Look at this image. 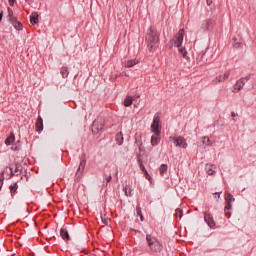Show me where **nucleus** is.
Returning a JSON list of instances; mask_svg holds the SVG:
<instances>
[{"mask_svg":"<svg viewBox=\"0 0 256 256\" xmlns=\"http://www.w3.org/2000/svg\"><path fill=\"white\" fill-rule=\"evenodd\" d=\"M161 142V132H154V135L151 137V146L157 147L159 143Z\"/></svg>","mask_w":256,"mask_h":256,"instance_id":"nucleus-11","label":"nucleus"},{"mask_svg":"<svg viewBox=\"0 0 256 256\" xmlns=\"http://www.w3.org/2000/svg\"><path fill=\"white\" fill-rule=\"evenodd\" d=\"M60 236L62 237V239H64V241H71V237L69 236V231H67V228L62 227L60 229Z\"/></svg>","mask_w":256,"mask_h":256,"instance_id":"nucleus-13","label":"nucleus"},{"mask_svg":"<svg viewBox=\"0 0 256 256\" xmlns=\"http://www.w3.org/2000/svg\"><path fill=\"white\" fill-rule=\"evenodd\" d=\"M36 131L38 133H41V131H43V118H41V116H39L36 121Z\"/></svg>","mask_w":256,"mask_h":256,"instance_id":"nucleus-17","label":"nucleus"},{"mask_svg":"<svg viewBox=\"0 0 256 256\" xmlns=\"http://www.w3.org/2000/svg\"><path fill=\"white\" fill-rule=\"evenodd\" d=\"M85 165H87V154L82 153L80 156V164L76 172V176L83 175V171H85Z\"/></svg>","mask_w":256,"mask_h":256,"instance_id":"nucleus-8","label":"nucleus"},{"mask_svg":"<svg viewBox=\"0 0 256 256\" xmlns=\"http://www.w3.org/2000/svg\"><path fill=\"white\" fill-rule=\"evenodd\" d=\"M146 243L151 253H161L163 251V242L152 234H146Z\"/></svg>","mask_w":256,"mask_h":256,"instance_id":"nucleus-2","label":"nucleus"},{"mask_svg":"<svg viewBox=\"0 0 256 256\" xmlns=\"http://www.w3.org/2000/svg\"><path fill=\"white\" fill-rule=\"evenodd\" d=\"M15 143V134L11 133L9 137L5 140V145L9 147V145H13Z\"/></svg>","mask_w":256,"mask_h":256,"instance_id":"nucleus-18","label":"nucleus"},{"mask_svg":"<svg viewBox=\"0 0 256 256\" xmlns=\"http://www.w3.org/2000/svg\"><path fill=\"white\" fill-rule=\"evenodd\" d=\"M137 63H139V61L137 60H127V62L125 63V67H128V68L135 67Z\"/></svg>","mask_w":256,"mask_h":256,"instance_id":"nucleus-24","label":"nucleus"},{"mask_svg":"<svg viewBox=\"0 0 256 256\" xmlns=\"http://www.w3.org/2000/svg\"><path fill=\"white\" fill-rule=\"evenodd\" d=\"M205 169L208 175H213L215 173V170H213V166L211 164H207Z\"/></svg>","mask_w":256,"mask_h":256,"instance_id":"nucleus-27","label":"nucleus"},{"mask_svg":"<svg viewBox=\"0 0 256 256\" xmlns=\"http://www.w3.org/2000/svg\"><path fill=\"white\" fill-rule=\"evenodd\" d=\"M131 105H133V97L126 96L124 99V107H131Z\"/></svg>","mask_w":256,"mask_h":256,"instance_id":"nucleus-23","label":"nucleus"},{"mask_svg":"<svg viewBox=\"0 0 256 256\" xmlns=\"http://www.w3.org/2000/svg\"><path fill=\"white\" fill-rule=\"evenodd\" d=\"M136 214L139 217L140 215H143V213L141 212V206L138 204L136 206Z\"/></svg>","mask_w":256,"mask_h":256,"instance_id":"nucleus-29","label":"nucleus"},{"mask_svg":"<svg viewBox=\"0 0 256 256\" xmlns=\"http://www.w3.org/2000/svg\"><path fill=\"white\" fill-rule=\"evenodd\" d=\"M240 79H244V83H247V81H249V79H251V74L245 76V77H242Z\"/></svg>","mask_w":256,"mask_h":256,"instance_id":"nucleus-31","label":"nucleus"},{"mask_svg":"<svg viewBox=\"0 0 256 256\" xmlns=\"http://www.w3.org/2000/svg\"><path fill=\"white\" fill-rule=\"evenodd\" d=\"M224 199L226 203L224 211H231L233 203H235V197L229 191H226L224 194Z\"/></svg>","mask_w":256,"mask_h":256,"instance_id":"nucleus-5","label":"nucleus"},{"mask_svg":"<svg viewBox=\"0 0 256 256\" xmlns=\"http://www.w3.org/2000/svg\"><path fill=\"white\" fill-rule=\"evenodd\" d=\"M3 20V12L0 13V23Z\"/></svg>","mask_w":256,"mask_h":256,"instance_id":"nucleus-42","label":"nucleus"},{"mask_svg":"<svg viewBox=\"0 0 256 256\" xmlns=\"http://www.w3.org/2000/svg\"><path fill=\"white\" fill-rule=\"evenodd\" d=\"M161 34L153 27H149L146 35V44L150 53H155L159 48V37Z\"/></svg>","mask_w":256,"mask_h":256,"instance_id":"nucleus-1","label":"nucleus"},{"mask_svg":"<svg viewBox=\"0 0 256 256\" xmlns=\"http://www.w3.org/2000/svg\"><path fill=\"white\" fill-rule=\"evenodd\" d=\"M103 187H107V183L105 184V183H103Z\"/></svg>","mask_w":256,"mask_h":256,"instance_id":"nucleus-49","label":"nucleus"},{"mask_svg":"<svg viewBox=\"0 0 256 256\" xmlns=\"http://www.w3.org/2000/svg\"><path fill=\"white\" fill-rule=\"evenodd\" d=\"M141 145H142V144H140V146H139V151H141Z\"/></svg>","mask_w":256,"mask_h":256,"instance_id":"nucleus-50","label":"nucleus"},{"mask_svg":"<svg viewBox=\"0 0 256 256\" xmlns=\"http://www.w3.org/2000/svg\"><path fill=\"white\" fill-rule=\"evenodd\" d=\"M140 169L143 173H145V171H147V169L145 168V165L144 164H141L140 166Z\"/></svg>","mask_w":256,"mask_h":256,"instance_id":"nucleus-37","label":"nucleus"},{"mask_svg":"<svg viewBox=\"0 0 256 256\" xmlns=\"http://www.w3.org/2000/svg\"><path fill=\"white\" fill-rule=\"evenodd\" d=\"M179 53H181V55L183 56L184 59H186L187 61L190 60L189 56L187 55V49L183 48V46L177 47Z\"/></svg>","mask_w":256,"mask_h":256,"instance_id":"nucleus-20","label":"nucleus"},{"mask_svg":"<svg viewBox=\"0 0 256 256\" xmlns=\"http://www.w3.org/2000/svg\"><path fill=\"white\" fill-rule=\"evenodd\" d=\"M231 115H232V117H235V112H232Z\"/></svg>","mask_w":256,"mask_h":256,"instance_id":"nucleus-46","label":"nucleus"},{"mask_svg":"<svg viewBox=\"0 0 256 256\" xmlns=\"http://www.w3.org/2000/svg\"><path fill=\"white\" fill-rule=\"evenodd\" d=\"M123 74H124L126 77H129V74H127V72H123Z\"/></svg>","mask_w":256,"mask_h":256,"instance_id":"nucleus-44","label":"nucleus"},{"mask_svg":"<svg viewBox=\"0 0 256 256\" xmlns=\"http://www.w3.org/2000/svg\"><path fill=\"white\" fill-rule=\"evenodd\" d=\"M214 27H215V20L211 18L204 20L201 24L202 31H212Z\"/></svg>","mask_w":256,"mask_h":256,"instance_id":"nucleus-9","label":"nucleus"},{"mask_svg":"<svg viewBox=\"0 0 256 256\" xmlns=\"http://www.w3.org/2000/svg\"><path fill=\"white\" fill-rule=\"evenodd\" d=\"M144 175L146 179L151 180V175H149V172L147 170L144 172Z\"/></svg>","mask_w":256,"mask_h":256,"instance_id":"nucleus-34","label":"nucleus"},{"mask_svg":"<svg viewBox=\"0 0 256 256\" xmlns=\"http://www.w3.org/2000/svg\"><path fill=\"white\" fill-rule=\"evenodd\" d=\"M124 191H125L126 197H133V194L131 193V191H127V188H124Z\"/></svg>","mask_w":256,"mask_h":256,"instance_id":"nucleus-30","label":"nucleus"},{"mask_svg":"<svg viewBox=\"0 0 256 256\" xmlns=\"http://www.w3.org/2000/svg\"><path fill=\"white\" fill-rule=\"evenodd\" d=\"M115 141H116L117 145H122L123 144L124 138H123V133L122 132H119V133L116 134Z\"/></svg>","mask_w":256,"mask_h":256,"instance_id":"nucleus-21","label":"nucleus"},{"mask_svg":"<svg viewBox=\"0 0 256 256\" xmlns=\"http://www.w3.org/2000/svg\"><path fill=\"white\" fill-rule=\"evenodd\" d=\"M137 161H138V165H139V166H140V165H143V159H141V155L138 156Z\"/></svg>","mask_w":256,"mask_h":256,"instance_id":"nucleus-33","label":"nucleus"},{"mask_svg":"<svg viewBox=\"0 0 256 256\" xmlns=\"http://www.w3.org/2000/svg\"><path fill=\"white\" fill-rule=\"evenodd\" d=\"M17 189H19V185H17V183H14V184L10 185L11 195H15V193L17 192Z\"/></svg>","mask_w":256,"mask_h":256,"instance_id":"nucleus-26","label":"nucleus"},{"mask_svg":"<svg viewBox=\"0 0 256 256\" xmlns=\"http://www.w3.org/2000/svg\"><path fill=\"white\" fill-rule=\"evenodd\" d=\"M234 41H237V38H234Z\"/></svg>","mask_w":256,"mask_h":256,"instance_id":"nucleus-51","label":"nucleus"},{"mask_svg":"<svg viewBox=\"0 0 256 256\" xmlns=\"http://www.w3.org/2000/svg\"><path fill=\"white\" fill-rule=\"evenodd\" d=\"M167 169H168V166L167 164H162L160 165L159 167V172H160V175L163 177V175H165V173H167Z\"/></svg>","mask_w":256,"mask_h":256,"instance_id":"nucleus-25","label":"nucleus"},{"mask_svg":"<svg viewBox=\"0 0 256 256\" xmlns=\"http://www.w3.org/2000/svg\"><path fill=\"white\" fill-rule=\"evenodd\" d=\"M7 11H8L9 22L13 25V27L17 31H21V29H23V24L21 22L17 21V18L13 17V10L11 8H8Z\"/></svg>","mask_w":256,"mask_h":256,"instance_id":"nucleus-4","label":"nucleus"},{"mask_svg":"<svg viewBox=\"0 0 256 256\" xmlns=\"http://www.w3.org/2000/svg\"><path fill=\"white\" fill-rule=\"evenodd\" d=\"M228 77H229V72H226L223 75L216 77V79H214L212 81V83H214V84L215 83H223V81H225V79H228Z\"/></svg>","mask_w":256,"mask_h":256,"instance_id":"nucleus-15","label":"nucleus"},{"mask_svg":"<svg viewBox=\"0 0 256 256\" xmlns=\"http://www.w3.org/2000/svg\"><path fill=\"white\" fill-rule=\"evenodd\" d=\"M184 36H185V29H180L173 38L175 47H181L183 45Z\"/></svg>","mask_w":256,"mask_h":256,"instance_id":"nucleus-7","label":"nucleus"},{"mask_svg":"<svg viewBox=\"0 0 256 256\" xmlns=\"http://www.w3.org/2000/svg\"><path fill=\"white\" fill-rule=\"evenodd\" d=\"M102 223H103L104 225H109V219H107V218H102Z\"/></svg>","mask_w":256,"mask_h":256,"instance_id":"nucleus-35","label":"nucleus"},{"mask_svg":"<svg viewBox=\"0 0 256 256\" xmlns=\"http://www.w3.org/2000/svg\"><path fill=\"white\" fill-rule=\"evenodd\" d=\"M30 23L32 25H37L39 23V13L32 12L30 15Z\"/></svg>","mask_w":256,"mask_h":256,"instance_id":"nucleus-14","label":"nucleus"},{"mask_svg":"<svg viewBox=\"0 0 256 256\" xmlns=\"http://www.w3.org/2000/svg\"><path fill=\"white\" fill-rule=\"evenodd\" d=\"M2 177H3V172H2Z\"/></svg>","mask_w":256,"mask_h":256,"instance_id":"nucleus-52","label":"nucleus"},{"mask_svg":"<svg viewBox=\"0 0 256 256\" xmlns=\"http://www.w3.org/2000/svg\"><path fill=\"white\" fill-rule=\"evenodd\" d=\"M60 73L63 79H66V77H69V68L67 66H63L60 70Z\"/></svg>","mask_w":256,"mask_h":256,"instance_id":"nucleus-22","label":"nucleus"},{"mask_svg":"<svg viewBox=\"0 0 256 256\" xmlns=\"http://www.w3.org/2000/svg\"><path fill=\"white\" fill-rule=\"evenodd\" d=\"M234 47H243L242 43L235 44Z\"/></svg>","mask_w":256,"mask_h":256,"instance_id":"nucleus-40","label":"nucleus"},{"mask_svg":"<svg viewBox=\"0 0 256 256\" xmlns=\"http://www.w3.org/2000/svg\"><path fill=\"white\" fill-rule=\"evenodd\" d=\"M204 221L207 223L208 227L213 229L215 227V220L213 219V216L211 214H204Z\"/></svg>","mask_w":256,"mask_h":256,"instance_id":"nucleus-12","label":"nucleus"},{"mask_svg":"<svg viewBox=\"0 0 256 256\" xmlns=\"http://www.w3.org/2000/svg\"><path fill=\"white\" fill-rule=\"evenodd\" d=\"M103 120L101 119H96L94 120V122L92 123V133L94 135H97V133H99V131H103Z\"/></svg>","mask_w":256,"mask_h":256,"instance_id":"nucleus-10","label":"nucleus"},{"mask_svg":"<svg viewBox=\"0 0 256 256\" xmlns=\"http://www.w3.org/2000/svg\"><path fill=\"white\" fill-rule=\"evenodd\" d=\"M243 87H245V82L244 79H239L236 84L234 85V89H237L238 91H241V89H243Z\"/></svg>","mask_w":256,"mask_h":256,"instance_id":"nucleus-19","label":"nucleus"},{"mask_svg":"<svg viewBox=\"0 0 256 256\" xmlns=\"http://www.w3.org/2000/svg\"><path fill=\"white\" fill-rule=\"evenodd\" d=\"M2 187H3V178L0 179V191H1Z\"/></svg>","mask_w":256,"mask_h":256,"instance_id":"nucleus-39","label":"nucleus"},{"mask_svg":"<svg viewBox=\"0 0 256 256\" xmlns=\"http://www.w3.org/2000/svg\"><path fill=\"white\" fill-rule=\"evenodd\" d=\"M216 195H218V197H220V196H221V194H220L219 192H217V193H216Z\"/></svg>","mask_w":256,"mask_h":256,"instance_id":"nucleus-48","label":"nucleus"},{"mask_svg":"<svg viewBox=\"0 0 256 256\" xmlns=\"http://www.w3.org/2000/svg\"><path fill=\"white\" fill-rule=\"evenodd\" d=\"M161 117L158 114L154 115L153 122L151 124V131L152 133H161Z\"/></svg>","mask_w":256,"mask_h":256,"instance_id":"nucleus-6","label":"nucleus"},{"mask_svg":"<svg viewBox=\"0 0 256 256\" xmlns=\"http://www.w3.org/2000/svg\"><path fill=\"white\" fill-rule=\"evenodd\" d=\"M169 141H171L175 147H181L182 149H187V140L182 136H170Z\"/></svg>","mask_w":256,"mask_h":256,"instance_id":"nucleus-3","label":"nucleus"},{"mask_svg":"<svg viewBox=\"0 0 256 256\" xmlns=\"http://www.w3.org/2000/svg\"><path fill=\"white\" fill-rule=\"evenodd\" d=\"M216 195H218V197H220V196H221V194H220L219 192H217V193H216Z\"/></svg>","mask_w":256,"mask_h":256,"instance_id":"nucleus-47","label":"nucleus"},{"mask_svg":"<svg viewBox=\"0 0 256 256\" xmlns=\"http://www.w3.org/2000/svg\"><path fill=\"white\" fill-rule=\"evenodd\" d=\"M113 179V176H111V174H109L107 177H106V182L107 183H110V181Z\"/></svg>","mask_w":256,"mask_h":256,"instance_id":"nucleus-36","label":"nucleus"},{"mask_svg":"<svg viewBox=\"0 0 256 256\" xmlns=\"http://www.w3.org/2000/svg\"><path fill=\"white\" fill-rule=\"evenodd\" d=\"M8 3L10 5V7H14L15 3H16V0H8Z\"/></svg>","mask_w":256,"mask_h":256,"instance_id":"nucleus-32","label":"nucleus"},{"mask_svg":"<svg viewBox=\"0 0 256 256\" xmlns=\"http://www.w3.org/2000/svg\"><path fill=\"white\" fill-rule=\"evenodd\" d=\"M139 217H140V221H143V214H141Z\"/></svg>","mask_w":256,"mask_h":256,"instance_id":"nucleus-43","label":"nucleus"},{"mask_svg":"<svg viewBox=\"0 0 256 256\" xmlns=\"http://www.w3.org/2000/svg\"><path fill=\"white\" fill-rule=\"evenodd\" d=\"M175 213H176V217H179V219H182L183 218V210L177 208L175 210Z\"/></svg>","mask_w":256,"mask_h":256,"instance_id":"nucleus-28","label":"nucleus"},{"mask_svg":"<svg viewBox=\"0 0 256 256\" xmlns=\"http://www.w3.org/2000/svg\"><path fill=\"white\" fill-rule=\"evenodd\" d=\"M23 167L19 164H15V169L13 171V167H10V171H11V175H21V171H22Z\"/></svg>","mask_w":256,"mask_h":256,"instance_id":"nucleus-16","label":"nucleus"},{"mask_svg":"<svg viewBox=\"0 0 256 256\" xmlns=\"http://www.w3.org/2000/svg\"><path fill=\"white\" fill-rule=\"evenodd\" d=\"M12 151H19V149L17 148V146H12Z\"/></svg>","mask_w":256,"mask_h":256,"instance_id":"nucleus-41","label":"nucleus"},{"mask_svg":"<svg viewBox=\"0 0 256 256\" xmlns=\"http://www.w3.org/2000/svg\"><path fill=\"white\" fill-rule=\"evenodd\" d=\"M206 3L208 7H211V5H213V0H206Z\"/></svg>","mask_w":256,"mask_h":256,"instance_id":"nucleus-38","label":"nucleus"},{"mask_svg":"<svg viewBox=\"0 0 256 256\" xmlns=\"http://www.w3.org/2000/svg\"><path fill=\"white\" fill-rule=\"evenodd\" d=\"M203 139H204V141H205V139H207L208 143H209V141H210L209 138H207V137H204Z\"/></svg>","mask_w":256,"mask_h":256,"instance_id":"nucleus-45","label":"nucleus"}]
</instances>
